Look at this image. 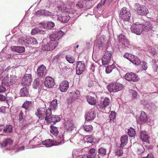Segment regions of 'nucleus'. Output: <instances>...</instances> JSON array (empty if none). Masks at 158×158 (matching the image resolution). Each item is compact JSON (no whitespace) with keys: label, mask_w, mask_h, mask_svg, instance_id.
I'll return each instance as SVG.
<instances>
[{"label":"nucleus","mask_w":158,"mask_h":158,"mask_svg":"<svg viewBox=\"0 0 158 158\" xmlns=\"http://www.w3.org/2000/svg\"><path fill=\"white\" fill-rule=\"evenodd\" d=\"M50 132L52 134L55 136H57L58 133L57 128L53 126H51Z\"/></svg>","instance_id":"nucleus-44"},{"label":"nucleus","mask_w":158,"mask_h":158,"mask_svg":"<svg viewBox=\"0 0 158 158\" xmlns=\"http://www.w3.org/2000/svg\"><path fill=\"white\" fill-rule=\"evenodd\" d=\"M124 57L127 58L130 61H131L132 58L133 57V55L128 53H125L123 55Z\"/></svg>","instance_id":"nucleus-53"},{"label":"nucleus","mask_w":158,"mask_h":158,"mask_svg":"<svg viewBox=\"0 0 158 158\" xmlns=\"http://www.w3.org/2000/svg\"><path fill=\"white\" fill-rule=\"evenodd\" d=\"M32 81L31 76L30 74H26L22 81V84L23 85H29L31 84Z\"/></svg>","instance_id":"nucleus-15"},{"label":"nucleus","mask_w":158,"mask_h":158,"mask_svg":"<svg viewBox=\"0 0 158 158\" xmlns=\"http://www.w3.org/2000/svg\"><path fill=\"white\" fill-rule=\"evenodd\" d=\"M64 124V128L65 130L69 131H72L75 127L73 121L70 119L67 120Z\"/></svg>","instance_id":"nucleus-16"},{"label":"nucleus","mask_w":158,"mask_h":158,"mask_svg":"<svg viewBox=\"0 0 158 158\" xmlns=\"http://www.w3.org/2000/svg\"><path fill=\"white\" fill-rule=\"evenodd\" d=\"M116 117V113L112 111L109 115V117L110 120L114 119Z\"/></svg>","instance_id":"nucleus-57"},{"label":"nucleus","mask_w":158,"mask_h":158,"mask_svg":"<svg viewBox=\"0 0 158 158\" xmlns=\"http://www.w3.org/2000/svg\"><path fill=\"white\" fill-rule=\"evenodd\" d=\"M128 136L127 135L122 136L120 138V141L121 142V144H120V147H123L126 145L128 142Z\"/></svg>","instance_id":"nucleus-31"},{"label":"nucleus","mask_w":158,"mask_h":158,"mask_svg":"<svg viewBox=\"0 0 158 158\" xmlns=\"http://www.w3.org/2000/svg\"><path fill=\"white\" fill-rule=\"evenodd\" d=\"M123 85L118 83L111 84L108 85L107 88L110 92H116L122 90Z\"/></svg>","instance_id":"nucleus-7"},{"label":"nucleus","mask_w":158,"mask_h":158,"mask_svg":"<svg viewBox=\"0 0 158 158\" xmlns=\"http://www.w3.org/2000/svg\"><path fill=\"white\" fill-rule=\"evenodd\" d=\"M70 96L71 98L72 101H75L76 99L79 98L80 96V92L77 90L73 92L70 93Z\"/></svg>","instance_id":"nucleus-21"},{"label":"nucleus","mask_w":158,"mask_h":158,"mask_svg":"<svg viewBox=\"0 0 158 158\" xmlns=\"http://www.w3.org/2000/svg\"><path fill=\"white\" fill-rule=\"evenodd\" d=\"M26 36L22 37L19 38L18 40V42L19 44L22 45L26 44Z\"/></svg>","instance_id":"nucleus-46"},{"label":"nucleus","mask_w":158,"mask_h":158,"mask_svg":"<svg viewBox=\"0 0 158 158\" xmlns=\"http://www.w3.org/2000/svg\"><path fill=\"white\" fill-rule=\"evenodd\" d=\"M0 55L3 56L6 59L10 58L13 57V56L11 55L10 54H6L5 53L1 52Z\"/></svg>","instance_id":"nucleus-55"},{"label":"nucleus","mask_w":158,"mask_h":158,"mask_svg":"<svg viewBox=\"0 0 158 158\" xmlns=\"http://www.w3.org/2000/svg\"><path fill=\"white\" fill-rule=\"evenodd\" d=\"M89 156V158H97L98 156L97 155L96 150L94 148H90L88 150Z\"/></svg>","instance_id":"nucleus-24"},{"label":"nucleus","mask_w":158,"mask_h":158,"mask_svg":"<svg viewBox=\"0 0 158 158\" xmlns=\"http://www.w3.org/2000/svg\"><path fill=\"white\" fill-rule=\"evenodd\" d=\"M83 129L87 132H91L92 130L93 127L91 125H84L83 127Z\"/></svg>","instance_id":"nucleus-48"},{"label":"nucleus","mask_w":158,"mask_h":158,"mask_svg":"<svg viewBox=\"0 0 158 158\" xmlns=\"http://www.w3.org/2000/svg\"><path fill=\"white\" fill-rule=\"evenodd\" d=\"M85 65L83 61H78L77 64L76 74L78 75L81 74L85 70Z\"/></svg>","instance_id":"nucleus-12"},{"label":"nucleus","mask_w":158,"mask_h":158,"mask_svg":"<svg viewBox=\"0 0 158 158\" xmlns=\"http://www.w3.org/2000/svg\"><path fill=\"white\" fill-rule=\"evenodd\" d=\"M57 100L56 99L53 100L51 103L50 106V108L52 110L56 109L57 107Z\"/></svg>","instance_id":"nucleus-41"},{"label":"nucleus","mask_w":158,"mask_h":158,"mask_svg":"<svg viewBox=\"0 0 158 158\" xmlns=\"http://www.w3.org/2000/svg\"><path fill=\"white\" fill-rule=\"evenodd\" d=\"M148 50L149 52L153 55L156 53L155 49L151 47L149 48Z\"/></svg>","instance_id":"nucleus-61"},{"label":"nucleus","mask_w":158,"mask_h":158,"mask_svg":"<svg viewBox=\"0 0 158 158\" xmlns=\"http://www.w3.org/2000/svg\"><path fill=\"white\" fill-rule=\"evenodd\" d=\"M46 27L48 29L51 28L55 26V24L52 22H49L46 24Z\"/></svg>","instance_id":"nucleus-54"},{"label":"nucleus","mask_w":158,"mask_h":158,"mask_svg":"<svg viewBox=\"0 0 158 158\" xmlns=\"http://www.w3.org/2000/svg\"><path fill=\"white\" fill-rule=\"evenodd\" d=\"M20 94L22 96H27L28 95V90L26 87H23L20 89Z\"/></svg>","instance_id":"nucleus-35"},{"label":"nucleus","mask_w":158,"mask_h":158,"mask_svg":"<svg viewBox=\"0 0 158 158\" xmlns=\"http://www.w3.org/2000/svg\"><path fill=\"white\" fill-rule=\"evenodd\" d=\"M43 144L45 145L46 147H49L54 145V143L50 139H48L43 141L42 142Z\"/></svg>","instance_id":"nucleus-33"},{"label":"nucleus","mask_w":158,"mask_h":158,"mask_svg":"<svg viewBox=\"0 0 158 158\" xmlns=\"http://www.w3.org/2000/svg\"><path fill=\"white\" fill-rule=\"evenodd\" d=\"M39 78L35 79L34 81L33 86L35 89H37L39 85Z\"/></svg>","instance_id":"nucleus-50"},{"label":"nucleus","mask_w":158,"mask_h":158,"mask_svg":"<svg viewBox=\"0 0 158 158\" xmlns=\"http://www.w3.org/2000/svg\"><path fill=\"white\" fill-rule=\"evenodd\" d=\"M31 101H27L25 102L21 108H24V109L26 110L27 111V110H29L31 106Z\"/></svg>","instance_id":"nucleus-38"},{"label":"nucleus","mask_w":158,"mask_h":158,"mask_svg":"<svg viewBox=\"0 0 158 158\" xmlns=\"http://www.w3.org/2000/svg\"><path fill=\"white\" fill-rule=\"evenodd\" d=\"M47 113L46 118H45V120L48 123L55 124L60 120V118L59 116L52 114L51 110L50 108L48 109Z\"/></svg>","instance_id":"nucleus-2"},{"label":"nucleus","mask_w":158,"mask_h":158,"mask_svg":"<svg viewBox=\"0 0 158 158\" xmlns=\"http://www.w3.org/2000/svg\"><path fill=\"white\" fill-rule=\"evenodd\" d=\"M46 30L40 29L38 28H35L31 30V34L33 35H35L37 33L40 34H44L45 33Z\"/></svg>","instance_id":"nucleus-32"},{"label":"nucleus","mask_w":158,"mask_h":158,"mask_svg":"<svg viewBox=\"0 0 158 158\" xmlns=\"http://www.w3.org/2000/svg\"><path fill=\"white\" fill-rule=\"evenodd\" d=\"M56 138L57 139L54 143V145H58L62 144L64 143V136L62 135H58Z\"/></svg>","instance_id":"nucleus-27"},{"label":"nucleus","mask_w":158,"mask_h":158,"mask_svg":"<svg viewBox=\"0 0 158 158\" xmlns=\"http://www.w3.org/2000/svg\"><path fill=\"white\" fill-rule=\"evenodd\" d=\"M47 72L46 67L44 65H41L37 69V76L39 78L45 77Z\"/></svg>","instance_id":"nucleus-9"},{"label":"nucleus","mask_w":158,"mask_h":158,"mask_svg":"<svg viewBox=\"0 0 158 158\" xmlns=\"http://www.w3.org/2000/svg\"><path fill=\"white\" fill-rule=\"evenodd\" d=\"M125 36L122 34H119L118 36V41L119 43V44H121V43H122L123 40H124V39H125Z\"/></svg>","instance_id":"nucleus-51"},{"label":"nucleus","mask_w":158,"mask_h":158,"mask_svg":"<svg viewBox=\"0 0 158 158\" xmlns=\"http://www.w3.org/2000/svg\"><path fill=\"white\" fill-rule=\"evenodd\" d=\"M137 146L139 148H138V150L139 152L142 153L144 150V148L142 145L138 143Z\"/></svg>","instance_id":"nucleus-60"},{"label":"nucleus","mask_w":158,"mask_h":158,"mask_svg":"<svg viewBox=\"0 0 158 158\" xmlns=\"http://www.w3.org/2000/svg\"><path fill=\"white\" fill-rule=\"evenodd\" d=\"M96 116V114L94 110L91 109L86 115V120L89 121L93 120Z\"/></svg>","instance_id":"nucleus-18"},{"label":"nucleus","mask_w":158,"mask_h":158,"mask_svg":"<svg viewBox=\"0 0 158 158\" xmlns=\"http://www.w3.org/2000/svg\"><path fill=\"white\" fill-rule=\"evenodd\" d=\"M3 85H5L2 84V85H0V93L4 92L6 90V88Z\"/></svg>","instance_id":"nucleus-62"},{"label":"nucleus","mask_w":158,"mask_h":158,"mask_svg":"<svg viewBox=\"0 0 158 158\" xmlns=\"http://www.w3.org/2000/svg\"><path fill=\"white\" fill-rule=\"evenodd\" d=\"M43 12V10H38L36 12V15L38 17L44 16Z\"/></svg>","instance_id":"nucleus-56"},{"label":"nucleus","mask_w":158,"mask_h":158,"mask_svg":"<svg viewBox=\"0 0 158 158\" xmlns=\"http://www.w3.org/2000/svg\"><path fill=\"white\" fill-rule=\"evenodd\" d=\"M16 78L17 77L15 75H7L2 80V84L6 86H10L16 81Z\"/></svg>","instance_id":"nucleus-3"},{"label":"nucleus","mask_w":158,"mask_h":158,"mask_svg":"<svg viewBox=\"0 0 158 158\" xmlns=\"http://www.w3.org/2000/svg\"><path fill=\"white\" fill-rule=\"evenodd\" d=\"M3 126L2 130L3 131V132L6 134L10 133L12 132L13 131V127L11 125H2Z\"/></svg>","instance_id":"nucleus-26"},{"label":"nucleus","mask_w":158,"mask_h":158,"mask_svg":"<svg viewBox=\"0 0 158 158\" xmlns=\"http://www.w3.org/2000/svg\"><path fill=\"white\" fill-rule=\"evenodd\" d=\"M140 138L143 141L146 142L147 143H149V138L146 132L143 131H141Z\"/></svg>","instance_id":"nucleus-22"},{"label":"nucleus","mask_w":158,"mask_h":158,"mask_svg":"<svg viewBox=\"0 0 158 158\" xmlns=\"http://www.w3.org/2000/svg\"><path fill=\"white\" fill-rule=\"evenodd\" d=\"M66 6L64 4H61L60 5L57 6L56 8V11L57 13L66 12L68 11L66 10Z\"/></svg>","instance_id":"nucleus-25"},{"label":"nucleus","mask_w":158,"mask_h":158,"mask_svg":"<svg viewBox=\"0 0 158 158\" xmlns=\"http://www.w3.org/2000/svg\"><path fill=\"white\" fill-rule=\"evenodd\" d=\"M152 27V25L148 22L145 24H138L137 23L134 24L131 28L132 32L137 35H140L143 31H148L151 30Z\"/></svg>","instance_id":"nucleus-1"},{"label":"nucleus","mask_w":158,"mask_h":158,"mask_svg":"<svg viewBox=\"0 0 158 158\" xmlns=\"http://www.w3.org/2000/svg\"><path fill=\"white\" fill-rule=\"evenodd\" d=\"M48 109H47L45 108H38L35 112V115L39 118V121L45 119L48 114Z\"/></svg>","instance_id":"nucleus-6"},{"label":"nucleus","mask_w":158,"mask_h":158,"mask_svg":"<svg viewBox=\"0 0 158 158\" xmlns=\"http://www.w3.org/2000/svg\"><path fill=\"white\" fill-rule=\"evenodd\" d=\"M120 45L123 47H128L130 45V43L128 41V40L125 38L124 40H123V41L122 43H121Z\"/></svg>","instance_id":"nucleus-47"},{"label":"nucleus","mask_w":158,"mask_h":158,"mask_svg":"<svg viewBox=\"0 0 158 158\" xmlns=\"http://www.w3.org/2000/svg\"><path fill=\"white\" fill-rule=\"evenodd\" d=\"M26 44H38L37 41L35 38L30 36H26Z\"/></svg>","instance_id":"nucleus-28"},{"label":"nucleus","mask_w":158,"mask_h":158,"mask_svg":"<svg viewBox=\"0 0 158 158\" xmlns=\"http://www.w3.org/2000/svg\"><path fill=\"white\" fill-rule=\"evenodd\" d=\"M54 80L50 77H46L44 82V86L48 88H52L55 85Z\"/></svg>","instance_id":"nucleus-14"},{"label":"nucleus","mask_w":158,"mask_h":158,"mask_svg":"<svg viewBox=\"0 0 158 158\" xmlns=\"http://www.w3.org/2000/svg\"><path fill=\"white\" fill-rule=\"evenodd\" d=\"M69 87V83L67 80L62 81L60 85V89L62 92H65L67 90Z\"/></svg>","instance_id":"nucleus-17"},{"label":"nucleus","mask_w":158,"mask_h":158,"mask_svg":"<svg viewBox=\"0 0 158 158\" xmlns=\"http://www.w3.org/2000/svg\"><path fill=\"white\" fill-rule=\"evenodd\" d=\"M112 54L110 51H107L105 52L102 58V64L104 65L108 64L111 59Z\"/></svg>","instance_id":"nucleus-8"},{"label":"nucleus","mask_w":158,"mask_h":158,"mask_svg":"<svg viewBox=\"0 0 158 158\" xmlns=\"http://www.w3.org/2000/svg\"><path fill=\"white\" fill-rule=\"evenodd\" d=\"M131 93L133 94V97L134 98H137L138 97L139 95H138L137 93L135 91L133 90H131Z\"/></svg>","instance_id":"nucleus-64"},{"label":"nucleus","mask_w":158,"mask_h":158,"mask_svg":"<svg viewBox=\"0 0 158 158\" xmlns=\"http://www.w3.org/2000/svg\"><path fill=\"white\" fill-rule=\"evenodd\" d=\"M119 16L124 21H128L131 17V14L127 8L123 7L120 10Z\"/></svg>","instance_id":"nucleus-4"},{"label":"nucleus","mask_w":158,"mask_h":158,"mask_svg":"<svg viewBox=\"0 0 158 158\" xmlns=\"http://www.w3.org/2000/svg\"><path fill=\"white\" fill-rule=\"evenodd\" d=\"M19 113L18 115V118L19 122H20L23 119H25V116L24 114H26L27 112L26 110L23 108H21L19 112Z\"/></svg>","instance_id":"nucleus-20"},{"label":"nucleus","mask_w":158,"mask_h":158,"mask_svg":"<svg viewBox=\"0 0 158 158\" xmlns=\"http://www.w3.org/2000/svg\"><path fill=\"white\" fill-rule=\"evenodd\" d=\"M44 12V16H50L51 17H52L54 16L53 14L51 12H49V11L46 10H43Z\"/></svg>","instance_id":"nucleus-52"},{"label":"nucleus","mask_w":158,"mask_h":158,"mask_svg":"<svg viewBox=\"0 0 158 158\" xmlns=\"http://www.w3.org/2000/svg\"><path fill=\"white\" fill-rule=\"evenodd\" d=\"M19 122V126L22 128H23L26 127L29 124V123L25 119H23L20 122Z\"/></svg>","instance_id":"nucleus-40"},{"label":"nucleus","mask_w":158,"mask_h":158,"mask_svg":"<svg viewBox=\"0 0 158 158\" xmlns=\"http://www.w3.org/2000/svg\"><path fill=\"white\" fill-rule=\"evenodd\" d=\"M98 158H102L103 156L106 154V150L104 148H101L98 150Z\"/></svg>","instance_id":"nucleus-29"},{"label":"nucleus","mask_w":158,"mask_h":158,"mask_svg":"<svg viewBox=\"0 0 158 158\" xmlns=\"http://www.w3.org/2000/svg\"><path fill=\"white\" fill-rule=\"evenodd\" d=\"M81 150L78 149L74 150L72 152V156L73 158H78L80 157L81 155Z\"/></svg>","instance_id":"nucleus-36"},{"label":"nucleus","mask_w":158,"mask_h":158,"mask_svg":"<svg viewBox=\"0 0 158 158\" xmlns=\"http://www.w3.org/2000/svg\"><path fill=\"white\" fill-rule=\"evenodd\" d=\"M124 77L125 79L128 81L134 82L137 81L139 79L136 74L132 73H126Z\"/></svg>","instance_id":"nucleus-13"},{"label":"nucleus","mask_w":158,"mask_h":158,"mask_svg":"<svg viewBox=\"0 0 158 158\" xmlns=\"http://www.w3.org/2000/svg\"><path fill=\"white\" fill-rule=\"evenodd\" d=\"M133 57L132 58L131 61L134 64L136 65H139L141 63L140 60L136 56L133 55Z\"/></svg>","instance_id":"nucleus-34"},{"label":"nucleus","mask_w":158,"mask_h":158,"mask_svg":"<svg viewBox=\"0 0 158 158\" xmlns=\"http://www.w3.org/2000/svg\"><path fill=\"white\" fill-rule=\"evenodd\" d=\"M58 19L63 23L67 22L69 19L70 17L64 13H62L61 15H57Z\"/></svg>","instance_id":"nucleus-19"},{"label":"nucleus","mask_w":158,"mask_h":158,"mask_svg":"<svg viewBox=\"0 0 158 158\" xmlns=\"http://www.w3.org/2000/svg\"><path fill=\"white\" fill-rule=\"evenodd\" d=\"M38 25L40 28V29L44 30L43 29H45V28H47L46 24L43 23H40Z\"/></svg>","instance_id":"nucleus-58"},{"label":"nucleus","mask_w":158,"mask_h":158,"mask_svg":"<svg viewBox=\"0 0 158 158\" xmlns=\"http://www.w3.org/2000/svg\"><path fill=\"white\" fill-rule=\"evenodd\" d=\"M110 102L109 98L105 97L103 101H101L99 103L97 104V108L99 110H103L104 108L109 106Z\"/></svg>","instance_id":"nucleus-10"},{"label":"nucleus","mask_w":158,"mask_h":158,"mask_svg":"<svg viewBox=\"0 0 158 158\" xmlns=\"http://www.w3.org/2000/svg\"><path fill=\"white\" fill-rule=\"evenodd\" d=\"M87 101L88 103L92 105H94L96 104V98L91 96H88L86 97Z\"/></svg>","instance_id":"nucleus-30"},{"label":"nucleus","mask_w":158,"mask_h":158,"mask_svg":"<svg viewBox=\"0 0 158 158\" xmlns=\"http://www.w3.org/2000/svg\"><path fill=\"white\" fill-rule=\"evenodd\" d=\"M64 33L61 30L56 31L51 35L49 38L50 40L52 42H56L63 35Z\"/></svg>","instance_id":"nucleus-11"},{"label":"nucleus","mask_w":158,"mask_h":158,"mask_svg":"<svg viewBox=\"0 0 158 158\" xmlns=\"http://www.w3.org/2000/svg\"><path fill=\"white\" fill-rule=\"evenodd\" d=\"M140 120L142 122L145 121L147 120V115L144 111L141 112L140 116L139 118Z\"/></svg>","instance_id":"nucleus-43"},{"label":"nucleus","mask_w":158,"mask_h":158,"mask_svg":"<svg viewBox=\"0 0 158 158\" xmlns=\"http://www.w3.org/2000/svg\"><path fill=\"white\" fill-rule=\"evenodd\" d=\"M128 134L131 137H134L136 135V132L132 128H131L128 130Z\"/></svg>","instance_id":"nucleus-45"},{"label":"nucleus","mask_w":158,"mask_h":158,"mask_svg":"<svg viewBox=\"0 0 158 158\" xmlns=\"http://www.w3.org/2000/svg\"><path fill=\"white\" fill-rule=\"evenodd\" d=\"M13 50L18 53H23L25 51V48L22 46H13Z\"/></svg>","instance_id":"nucleus-37"},{"label":"nucleus","mask_w":158,"mask_h":158,"mask_svg":"<svg viewBox=\"0 0 158 158\" xmlns=\"http://www.w3.org/2000/svg\"><path fill=\"white\" fill-rule=\"evenodd\" d=\"M135 7L137 14L139 15L146 16L149 13L148 9L143 5L136 3Z\"/></svg>","instance_id":"nucleus-5"},{"label":"nucleus","mask_w":158,"mask_h":158,"mask_svg":"<svg viewBox=\"0 0 158 158\" xmlns=\"http://www.w3.org/2000/svg\"><path fill=\"white\" fill-rule=\"evenodd\" d=\"M93 141V139L92 136H89L86 139L85 143H91Z\"/></svg>","instance_id":"nucleus-63"},{"label":"nucleus","mask_w":158,"mask_h":158,"mask_svg":"<svg viewBox=\"0 0 158 158\" xmlns=\"http://www.w3.org/2000/svg\"><path fill=\"white\" fill-rule=\"evenodd\" d=\"M66 59L70 63H73L75 61L74 58L71 55L66 56Z\"/></svg>","instance_id":"nucleus-49"},{"label":"nucleus","mask_w":158,"mask_h":158,"mask_svg":"<svg viewBox=\"0 0 158 158\" xmlns=\"http://www.w3.org/2000/svg\"><path fill=\"white\" fill-rule=\"evenodd\" d=\"M115 68V66L113 64L110 65H108L106 67V73H110Z\"/></svg>","instance_id":"nucleus-42"},{"label":"nucleus","mask_w":158,"mask_h":158,"mask_svg":"<svg viewBox=\"0 0 158 158\" xmlns=\"http://www.w3.org/2000/svg\"><path fill=\"white\" fill-rule=\"evenodd\" d=\"M148 68L147 63L143 61L142 62V69L143 70H146Z\"/></svg>","instance_id":"nucleus-59"},{"label":"nucleus","mask_w":158,"mask_h":158,"mask_svg":"<svg viewBox=\"0 0 158 158\" xmlns=\"http://www.w3.org/2000/svg\"><path fill=\"white\" fill-rule=\"evenodd\" d=\"M122 148L120 146L119 148H118L115 150L114 152L115 156H122L123 154Z\"/></svg>","instance_id":"nucleus-39"},{"label":"nucleus","mask_w":158,"mask_h":158,"mask_svg":"<svg viewBox=\"0 0 158 158\" xmlns=\"http://www.w3.org/2000/svg\"><path fill=\"white\" fill-rule=\"evenodd\" d=\"M58 43L57 42H51L49 44L46 45L47 48L45 50L47 51L52 50L54 49L57 46Z\"/></svg>","instance_id":"nucleus-23"}]
</instances>
